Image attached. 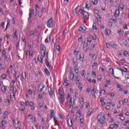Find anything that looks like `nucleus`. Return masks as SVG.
Here are the masks:
<instances>
[{
    "mask_svg": "<svg viewBox=\"0 0 129 129\" xmlns=\"http://www.w3.org/2000/svg\"><path fill=\"white\" fill-rule=\"evenodd\" d=\"M58 92L59 93L60 97L59 98V101L61 104H64V101H65V98L64 97V94L63 93V88L60 87L58 89Z\"/></svg>",
    "mask_w": 129,
    "mask_h": 129,
    "instance_id": "obj_1",
    "label": "nucleus"
},
{
    "mask_svg": "<svg viewBox=\"0 0 129 129\" xmlns=\"http://www.w3.org/2000/svg\"><path fill=\"white\" fill-rule=\"evenodd\" d=\"M89 39H90V37H89L88 38L86 44H85V42H83V44H84L83 49L84 52H87V51H88V49H89V46H89L90 44H91V40H89Z\"/></svg>",
    "mask_w": 129,
    "mask_h": 129,
    "instance_id": "obj_2",
    "label": "nucleus"
},
{
    "mask_svg": "<svg viewBox=\"0 0 129 129\" xmlns=\"http://www.w3.org/2000/svg\"><path fill=\"white\" fill-rule=\"evenodd\" d=\"M79 12L83 15V18L84 20H87L89 17V14L88 13L84 11V8L82 9H80L79 10Z\"/></svg>",
    "mask_w": 129,
    "mask_h": 129,
    "instance_id": "obj_3",
    "label": "nucleus"
},
{
    "mask_svg": "<svg viewBox=\"0 0 129 129\" xmlns=\"http://www.w3.org/2000/svg\"><path fill=\"white\" fill-rule=\"evenodd\" d=\"M105 120V115H101V116L99 117L98 121L101 123V124H103V123L104 122Z\"/></svg>",
    "mask_w": 129,
    "mask_h": 129,
    "instance_id": "obj_4",
    "label": "nucleus"
},
{
    "mask_svg": "<svg viewBox=\"0 0 129 129\" xmlns=\"http://www.w3.org/2000/svg\"><path fill=\"white\" fill-rule=\"evenodd\" d=\"M47 26L48 27V28H52V27H53V23L52 19H50L47 22Z\"/></svg>",
    "mask_w": 129,
    "mask_h": 129,
    "instance_id": "obj_5",
    "label": "nucleus"
},
{
    "mask_svg": "<svg viewBox=\"0 0 129 129\" xmlns=\"http://www.w3.org/2000/svg\"><path fill=\"white\" fill-rule=\"evenodd\" d=\"M67 99L68 100L67 103L68 105H71V104H73V103H72V98L70 97L69 94H68V96Z\"/></svg>",
    "mask_w": 129,
    "mask_h": 129,
    "instance_id": "obj_6",
    "label": "nucleus"
},
{
    "mask_svg": "<svg viewBox=\"0 0 129 129\" xmlns=\"http://www.w3.org/2000/svg\"><path fill=\"white\" fill-rule=\"evenodd\" d=\"M35 62H40L41 64H43V56H38L37 59L35 58Z\"/></svg>",
    "mask_w": 129,
    "mask_h": 129,
    "instance_id": "obj_7",
    "label": "nucleus"
},
{
    "mask_svg": "<svg viewBox=\"0 0 129 129\" xmlns=\"http://www.w3.org/2000/svg\"><path fill=\"white\" fill-rule=\"evenodd\" d=\"M120 13L119 12V9H117L115 10L114 14V17L116 19V18H118L119 17Z\"/></svg>",
    "mask_w": 129,
    "mask_h": 129,
    "instance_id": "obj_8",
    "label": "nucleus"
},
{
    "mask_svg": "<svg viewBox=\"0 0 129 129\" xmlns=\"http://www.w3.org/2000/svg\"><path fill=\"white\" fill-rule=\"evenodd\" d=\"M79 57V60L82 61V62L84 61V54L82 53V52H81L80 53Z\"/></svg>",
    "mask_w": 129,
    "mask_h": 129,
    "instance_id": "obj_9",
    "label": "nucleus"
},
{
    "mask_svg": "<svg viewBox=\"0 0 129 129\" xmlns=\"http://www.w3.org/2000/svg\"><path fill=\"white\" fill-rule=\"evenodd\" d=\"M70 79L71 80H73V79H74V74H73V71H72V70H71L70 71Z\"/></svg>",
    "mask_w": 129,
    "mask_h": 129,
    "instance_id": "obj_10",
    "label": "nucleus"
},
{
    "mask_svg": "<svg viewBox=\"0 0 129 129\" xmlns=\"http://www.w3.org/2000/svg\"><path fill=\"white\" fill-rule=\"evenodd\" d=\"M117 69H118L119 70H120V71H121L122 72V74H123V72H127V69L123 67L122 68H117Z\"/></svg>",
    "mask_w": 129,
    "mask_h": 129,
    "instance_id": "obj_11",
    "label": "nucleus"
},
{
    "mask_svg": "<svg viewBox=\"0 0 129 129\" xmlns=\"http://www.w3.org/2000/svg\"><path fill=\"white\" fill-rule=\"evenodd\" d=\"M84 28H83V27H80L79 29V31L80 32H85V31H86V27L85 26H84Z\"/></svg>",
    "mask_w": 129,
    "mask_h": 129,
    "instance_id": "obj_12",
    "label": "nucleus"
},
{
    "mask_svg": "<svg viewBox=\"0 0 129 129\" xmlns=\"http://www.w3.org/2000/svg\"><path fill=\"white\" fill-rule=\"evenodd\" d=\"M91 8V3L87 2L86 3V9H90Z\"/></svg>",
    "mask_w": 129,
    "mask_h": 129,
    "instance_id": "obj_13",
    "label": "nucleus"
},
{
    "mask_svg": "<svg viewBox=\"0 0 129 129\" xmlns=\"http://www.w3.org/2000/svg\"><path fill=\"white\" fill-rule=\"evenodd\" d=\"M122 45H124L125 47H127V41L125 39H122Z\"/></svg>",
    "mask_w": 129,
    "mask_h": 129,
    "instance_id": "obj_14",
    "label": "nucleus"
},
{
    "mask_svg": "<svg viewBox=\"0 0 129 129\" xmlns=\"http://www.w3.org/2000/svg\"><path fill=\"white\" fill-rule=\"evenodd\" d=\"M40 51H46V46L44 44L41 45Z\"/></svg>",
    "mask_w": 129,
    "mask_h": 129,
    "instance_id": "obj_15",
    "label": "nucleus"
},
{
    "mask_svg": "<svg viewBox=\"0 0 129 129\" xmlns=\"http://www.w3.org/2000/svg\"><path fill=\"white\" fill-rule=\"evenodd\" d=\"M79 52H80V50H78V51H75L74 52V55L75 56V57H78V54H79Z\"/></svg>",
    "mask_w": 129,
    "mask_h": 129,
    "instance_id": "obj_16",
    "label": "nucleus"
},
{
    "mask_svg": "<svg viewBox=\"0 0 129 129\" xmlns=\"http://www.w3.org/2000/svg\"><path fill=\"white\" fill-rule=\"evenodd\" d=\"M74 70L75 72L77 74H78V72H79V71L78 70V68L77 66H76L74 67Z\"/></svg>",
    "mask_w": 129,
    "mask_h": 129,
    "instance_id": "obj_17",
    "label": "nucleus"
},
{
    "mask_svg": "<svg viewBox=\"0 0 129 129\" xmlns=\"http://www.w3.org/2000/svg\"><path fill=\"white\" fill-rule=\"evenodd\" d=\"M14 39H18V35H17V31H15L13 33Z\"/></svg>",
    "mask_w": 129,
    "mask_h": 129,
    "instance_id": "obj_18",
    "label": "nucleus"
},
{
    "mask_svg": "<svg viewBox=\"0 0 129 129\" xmlns=\"http://www.w3.org/2000/svg\"><path fill=\"white\" fill-rule=\"evenodd\" d=\"M44 71H45V74H46V75H47L48 76H49V75H50V72H49V70H48V69L45 68L44 69Z\"/></svg>",
    "mask_w": 129,
    "mask_h": 129,
    "instance_id": "obj_19",
    "label": "nucleus"
},
{
    "mask_svg": "<svg viewBox=\"0 0 129 129\" xmlns=\"http://www.w3.org/2000/svg\"><path fill=\"white\" fill-rule=\"evenodd\" d=\"M105 31L106 32V34L107 36H109V34H110L111 31L107 29V28H106L105 29Z\"/></svg>",
    "mask_w": 129,
    "mask_h": 129,
    "instance_id": "obj_20",
    "label": "nucleus"
},
{
    "mask_svg": "<svg viewBox=\"0 0 129 129\" xmlns=\"http://www.w3.org/2000/svg\"><path fill=\"white\" fill-rule=\"evenodd\" d=\"M123 54L124 55V56H125V57H128L129 56V53L128 52H127V51H124L123 52Z\"/></svg>",
    "mask_w": 129,
    "mask_h": 129,
    "instance_id": "obj_21",
    "label": "nucleus"
},
{
    "mask_svg": "<svg viewBox=\"0 0 129 129\" xmlns=\"http://www.w3.org/2000/svg\"><path fill=\"white\" fill-rule=\"evenodd\" d=\"M48 92L49 93V94L50 96H53V93L54 92V91H53V89H50V91L48 90Z\"/></svg>",
    "mask_w": 129,
    "mask_h": 129,
    "instance_id": "obj_22",
    "label": "nucleus"
},
{
    "mask_svg": "<svg viewBox=\"0 0 129 129\" xmlns=\"http://www.w3.org/2000/svg\"><path fill=\"white\" fill-rule=\"evenodd\" d=\"M77 9V8L76 9H75L74 11H73V14L74 15V16H76V17H79V14L78 13H77V12L76 11V10Z\"/></svg>",
    "mask_w": 129,
    "mask_h": 129,
    "instance_id": "obj_23",
    "label": "nucleus"
},
{
    "mask_svg": "<svg viewBox=\"0 0 129 129\" xmlns=\"http://www.w3.org/2000/svg\"><path fill=\"white\" fill-rule=\"evenodd\" d=\"M50 116V118H52V117H54L55 116V115L54 114V110H51Z\"/></svg>",
    "mask_w": 129,
    "mask_h": 129,
    "instance_id": "obj_24",
    "label": "nucleus"
},
{
    "mask_svg": "<svg viewBox=\"0 0 129 129\" xmlns=\"http://www.w3.org/2000/svg\"><path fill=\"white\" fill-rule=\"evenodd\" d=\"M68 124L70 127H71V129H74V128L73 127V123H70V122L68 121Z\"/></svg>",
    "mask_w": 129,
    "mask_h": 129,
    "instance_id": "obj_25",
    "label": "nucleus"
},
{
    "mask_svg": "<svg viewBox=\"0 0 129 129\" xmlns=\"http://www.w3.org/2000/svg\"><path fill=\"white\" fill-rule=\"evenodd\" d=\"M22 77L23 78V79H26L27 78V74H26V73H22Z\"/></svg>",
    "mask_w": 129,
    "mask_h": 129,
    "instance_id": "obj_26",
    "label": "nucleus"
},
{
    "mask_svg": "<svg viewBox=\"0 0 129 129\" xmlns=\"http://www.w3.org/2000/svg\"><path fill=\"white\" fill-rule=\"evenodd\" d=\"M0 28H3V29H5V22H1L0 24Z\"/></svg>",
    "mask_w": 129,
    "mask_h": 129,
    "instance_id": "obj_27",
    "label": "nucleus"
},
{
    "mask_svg": "<svg viewBox=\"0 0 129 129\" xmlns=\"http://www.w3.org/2000/svg\"><path fill=\"white\" fill-rule=\"evenodd\" d=\"M98 1L97 0H92V3L93 4V5H97V3Z\"/></svg>",
    "mask_w": 129,
    "mask_h": 129,
    "instance_id": "obj_28",
    "label": "nucleus"
},
{
    "mask_svg": "<svg viewBox=\"0 0 129 129\" xmlns=\"http://www.w3.org/2000/svg\"><path fill=\"white\" fill-rule=\"evenodd\" d=\"M109 72H111L110 73H111V74H112V75H114V73H113V72H114L113 71V69L110 68V69H109Z\"/></svg>",
    "mask_w": 129,
    "mask_h": 129,
    "instance_id": "obj_29",
    "label": "nucleus"
},
{
    "mask_svg": "<svg viewBox=\"0 0 129 129\" xmlns=\"http://www.w3.org/2000/svg\"><path fill=\"white\" fill-rule=\"evenodd\" d=\"M45 11H46V9H45L44 7H42L41 11V13H42V14H45Z\"/></svg>",
    "mask_w": 129,
    "mask_h": 129,
    "instance_id": "obj_30",
    "label": "nucleus"
},
{
    "mask_svg": "<svg viewBox=\"0 0 129 129\" xmlns=\"http://www.w3.org/2000/svg\"><path fill=\"white\" fill-rule=\"evenodd\" d=\"M1 89L3 92H6V91L7 90V88H6V87H2Z\"/></svg>",
    "mask_w": 129,
    "mask_h": 129,
    "instance_id": "obj_31",
    "label": "nucleus"
},
{
    "mask_svg": "<svg viewBox=\"0 0 129 129\" xmlns=\"http://www.w3.org/2000/svg\"><path fill=\"white\" fill-rule=\"evenodd\" d=\"M92 74L93 75V78H94V77H96V74L95 73V72H94V71H92Z\"/></svg>",
    "mask_w": 129,
    "mask_h": 129,
    "instance_id": "obj_32",
    "label": "nucleus"
},
{
    "mask_svg": "<svg viewBox=\"0 0 129 129\" xmlns=\"http://www.w3.org/2000/svg\"><path fill=\"white\" fill-rule=\"evenodd\" d=\"M31 119H32V122H35L36 121V117H35V116H32Z\"/></svg>",
    "mask_w": 129,
    "mask_h": 129,
    "instance_id": "obj_33",
    "label": "nucleus"
},
{
    "mask_svg": "<svg viewBox=\"0 0 129 129\" xmlns=\"http://www.w3.org/2000/svg\"><path fill=\"white\" fill-rule=\"evenodd\" d=\"M78 87L79 89H80L81 90H82V84H81V83L79 84Z\"/></svg>",
    "mask_w": 129,
    "mask_h": 129,
    "instance_id": "obj_34",
    "label": "nucleus"
},
{
    "mask_svg": "<svg viewBox=\"0 0 129 129\" xmlns=\"http://www.w3.org/2000/svg\"><path fill=\"white\" fill-rule=\"evenodd\" d=\"M113 128H114V124L110 125L109 127L108 128V129H113Z\"/></svg>",
    "mask_w": 129,
    "mask_h": 129,
    "instance_id": "obj_35",
    "label": "nucleus"
},
{
    "mask_svg": "<svg viewBox=\"0 0 129 129\" xmlns=\"http://www.w3.org/2000/svg\"><path fill=\"white\" fill-rule=\"evenodd\" d=\"M30 36H34L35 35V32L33 30H32L30 32Z\"/></svg>",
    "mask_w": 129,
    "mask_h": 129,
    "instance_id": "obj_36",
    "label": "nucleus"
},
{
    "mask_svg": "<svg viewBox=\"0 0 129 129\" xmlns=\"http://www.w3.org/2000/svg\"><path fill=\"white\" fill-rule=\"evenodd\" d=\"M96 57H97V54L96 53L94 54V55L92 56V58L93 59H96Z\"/></svg>",
    "mask_w": 129,
    "mask_h": 129,
    "instance_id": "obj_37",
    "label": "nucleus"
},
{
    "mask_svg": "<svg viewBox=\"0 0 129 129\" xmlns=\"http://www.w3.org/2000/svg\"><path fill=\"white\" fill-rule=\"evenodd\" d=\"M86 108H88L89 107H90V105L89 104V102H86Z\"/></svg>",
    "mask_w": 129,
    "mask_h": 129,
    "instance_id": "obj_38",
    "label": "nucleus"
},
{
    "mask_svg": "<svg viewBox=\"0 0 129 129\" xmlns=\"http://www.w3.org/2000/svg\"><path fill=\"white\" fill-rule=\"evenodd\" d=\"M16 49H17V50H19V49H20V48H19V47L20 46V43H19V42H17V43H16Z\"/></svg>",
    "mask_w": 129,
    "mask_h": 129,
    "instance_id": "obj_39",
    "label": "nucleus"
},
{
    "mask_svg": "<svg viewBox=\"0 0 129 129\" xmlns=\"http://www.w3.org/2000/svg\"><path fill=\"white\" fill-rule=\"evenodd\" d=\"M37 113V115H38V116H39V118H41V117H42V115H41V114H40V111H38Z\"/></svg>",
    "mask_w": 129,
    "mask_h": 129,
    "instance_id": "obj_40",
    "label": "nucleus"
},
{
    "mask_svg": "<svg viewBox=\"0 0 129 129\" xmlns=\"http://www.w3.org/2000/svg\"><path fill=\"white\" fill-rule=\"evenodd\" d=\"M5 103H6V104H10V100L9 99H5Z\"/></svg>",
    "mask_w": 129,
    "mask_h": 129,
    "instance_id": "obj_41",
    "label": "nucleus"
},
{
    "mask_svg": "<svg viewBox=\"0 0 129 129\" xmlns=\"http://www.w3.org/2000/svg\"><path fill=\"white\" fill-rule=\"evenodd\" d=\"M7 78V75L3 74L1 76V78H3V79H6Z\"/></svg>",
    "mask_w": 129,
    "mask_h": 129,
    "instance_id": "obj_42",
    "label": "nucleus"
},
{
    "mask_svg": "<svg viewBox=\"0 0 129 129\" xmlns=\"http://www.w3.org/2000/svg\"><path fill=\"white\" fill-rule=\"evenodd\" d=\"M55 49L57 51H60V45H57Z\"/></svg>",
    "mask_w": 129,
    "mask_h": 129,
    "instance_id": "obj_43",
    "label": "nucleus"
},
{
    "mask_svg": "<svg viewBox=\"0 0 129 129\" xmlns=\"http://www.w3.org/2000/svg\"><path fill=\"white\" fill-rule=\"evenodd\" d=\"M85 71L84 70L83 71V73L82 74V76H83V77H85V76H86V74H85Z\"/></svg>",
    "mask_w": 129,
    "mask_h": 129,
    "instance_id": "obj_44",
    "label": "nucleus"
},
{
    "mask_svg": "<svg viewBox=\"0 0 129 129\" xmlns=\"http://www.w3.org/2000/svg\"><path fill=\"white\" fill-rule=\"evenodd\" d=\"M63 85L67 87V86H69V84L66 82H64Z\"/></svg>",
    "mask_w": 129,
    "mask_h": 129,
    "instance_id": "obj_45",
    "label": "nucleus"
},
{
    "mask_svg": "<svg viewBox=\"0 0 129 129\" xmlns=\"http://www.w3.org/2000/svg\"><path fill=\"white\" fill-rule=\"evenodd\" d=\"M94 12L95 14H96V15H97V14H98L99 13V11H98V10L97 9H95L94 10Z\"/></svg>",
    "mask_w": 129,
    "mask_h": 129,
    "instance_id": "obj_46",
    "label": "nucleus"
},
{
    "mask_svg": "<svg viewBox=\"0 0 129 129\" xmlns=\"http://www.w3.org/2000/svg\"><path fill=\"white\" fill-rule=\"evenodd\" d=\"M38 16L39 18H42V16H43V13H42V12H39Z\"/></svg>",
    "mask_w": 129,
    "mask_h": 129,
    "instance_id": "obj_47",
    "label": "nucleus"
},
{
    "mask_svg": "<svg viewBox=\"0 0 129 129\" xmlns=\"http://www.w3.org/2000/svg\"><path fill=\"white\" fill-rule=\"evenodd\" d=\"M38 97L39 99H41V98H43V96H42V95H41V94H38Z\"/></svg>",
    "mask_w": 129,
    "mask_h": 129,
    "instance_id": "obj_48",
    "label": "nucleus"
},
{
    "mask_svg": "<svg viewBox=\"0 0 129 129\" xmlns=\"http://www.w3.org/2000/svg\"><path fill=\"white\" fill-rule=\"evenodd\" d=\"M2 124H3L4 125H5V124H7V121H6L5 120H2Z\"/></svg>",
    "mask_w": 129,
    "mask_h": 129,
    "instance_id": "obj_49",
    "label": "nucleus"
},
{
    "mask_svg": "<svg viewBox=\"0 0 129 129\" xmlns=\"http://www.w3.org/2000/svg\"><path fill=\"white\" fill-rule=\"evenodd\" d=\"M29 105H30V106H34V105H35V103L33 102H31L29 103Z\"/></svg>",
    "mask_w": 129,
    "mask_h": 129,
    "instance_id": "obj_50",
    "label": "nucleus"
},
{
    "mask_svg": "<svg viewBox=\"0 0 129 129\" xmlns=\"http://www.w3.org/2000/svg\"><path fill=\"white\" fill-rule=\"evenodd\" d=\"M19 110H21V111H24L25 110V107H21L19 109Z\"/></svg>",
    "mask_w": 129,
    "mask_h": 129,
    "instance_id": "obj_51",
    "label": "nucleus"
},
{
    "mask_svg": "<svg viewBox=\"0 0 129 129\" xmlns=\"http://www.w3.org/2000/svg\"><path fill=\"white\" fill-rule=\"evenodd\" d=\"M118 10H121V11H123V7H121V6H119L118 7Z\"/></svg>",
    "mask_w": 129,
    "mask_h": 129,
    "instance_id": "obj_52",
    "label": "nucleus"
},
{
    "mask_svg": "<svg viewBox=\"0 0 129 129\" xmlns=\"http://www.w3.org/2000/svg\"><path fill=\"white\" fill-rule=\"evenodd\" d=\"M0 126L2 128V129H6V126L4 124H2V125H1Z\"/></svg>",
    "mask_w": 129,
    "mask_h": 129,
    "instance_id": "obj_53",
    "label": "nucleus"
},
{
    "mask_svg": "<svg viewBox=\"0 0 129 129\" xmlns=\"http://www.w3.org/2000/svg\"><path fill=\"white\" fill-rule=\"evenodd\" d=\"M94 49V45H93V43H92L91 45V50H93Z\"/></svg>",
    "mask_w": 129,
    "mask_h": 129,
    "instance_id": "obj_54",
    "label": "nucleus"
},
{
    "mask_svg": "<svg viewBox=\"0 0 129 129\" xmlns=\"http://www.w3.org/2000/svg\"><path fill=\"white\" fill-rule=\"evenodd\" d=\"M93 30H97V27L96 26H94V24L93 25Z\"/></svg>",
    "mask_w": 129,
    "mask_h": 129,
    "instance_id": "obj_55",
    "label": "nucleus"
},
{
    "mask_svg": "<svg viewBox=\"0 0 129 129\" xmlns=\"http://www.w3.org/2000/svg\"><path fill=\"white\" fill-rule=\"evenodd\" d=\"M122 33H123V31H122V30H120L119 31V32H118L119 35H121V34H122Z\"/></svg>",
    "mask_w": 129,
    "mask_h": 129,
    "instance_id": "obj_56",
    "label": "nucleus"
},
{
    "mask_svg": "<svg viewBox=\"0 0 129 129\" xmlns=\"http://www.w3.org/2000/svg\"><path fill=\"white\" fill-rule=\"evenodd\" d=\"M33 129H38V126L37 125H34L33 126Z\"/></svg>",
    "mask_w": 129,
    "mask_h": 129,
    "instance_id": "obj_57",
    "label": "nucleus"
},
{
    "mask_svg": "<svg viewBox=\"0 0 129 129\" xmlns=\"http://www.w3.org/2000/svg\"><path fill=\"white\" fill-rule=\"evenodd\" d=\"M125 78H126V79H129V75L126 74L125 76Z\"/></svg>",
    "mask_w": 129,
    "mask_h": 129,
    "instance_id": "obj_58",
    "label": "nucleus"
},
{
    "mask_svg": "<svg viewBox=\"0 0 129 129\" xmlns=\"http://www.w3.org/2000/svg\"><path fill=\"white\" fill-rule=\"evenodd\" d=\"M76 81H77L76 84H78V85L80 84V81H79V79L76 80Z\"/></svg>",
    "mask_w": 129,
    "mask_h": 129,
    "instance_id": "obj_59",
    "label": "nucleus"
},
{
    "mask_svg": "<svg viewBox=\"0 0 129 129\" xmlns=\"http://www.w3.org/2000/svg\"><path fill=\"white\" fill-rule=\"evenodd\" d=\"M108 25H109V26H110V27H112V22H109Z\"/></svg>",
    "mask_w": 129,
    "mask_h": 129,
    "instance_id": "obj_60",
    "label": "nucleus"
},
{
    "mask_svg": "<svg viewBox=\"0 0 129 129\" xmlns=\"http://www.w3.org/2000/svg\"><path fill=\"white\" fill-rule=\"evenodd\" d=\"M111 46H112V48H114V47L115 46V43H113L111 44Z\"/></svg>",
    "mask_w": 129,
    "mask_h": 129,
    "instance_id": "obj_61",
    "label": "nucleus"
},
{
    "mask_svg": "<svg viewBox=\"0 0 129 129\" xmlns=\"http://www.w3.org/2000/svg\"><path fill=\"white\" fill-rule=\"evenodd\" d=\"M107 84H108V85H110V80H107Z\"/></svg>",
    "mask_w": 129,
    "mask_h": 129,
    "instance_id": "obj_62",
    "label": "nucleus"
},
{
    "mask_svg": "<svg viewBox=\"0 0 129 129\" xmlns=\"http://www.w3.org/2000/svg\"><path fill=\"white\" fill-rule=\"evenodd\" d=\"M9 113L8 112V111H6L5 112V113H4V115L5 116H7V115H8V114Z\"/></svg>",
    "mask_w": 129,
    "mask_h": 129,
    "instance_id": "obj_63",
    "label": "nucleus"
},
{
    "mask_svg": "<svg viewBox=\"0 0 129 129\" xmlns=\"http://www.w3.org/2000/svg\"><path fill=\"white\" fill-rule=\"evenodd\" d=\"M106 46H107V48H109V47H110V44L108 43H107Z\"/></svg>",
    "mask_w": 129,
    "mask_h": 129,
    "instance_id": "obj_64",
    "label": "nucleus"
}]
</instances>
